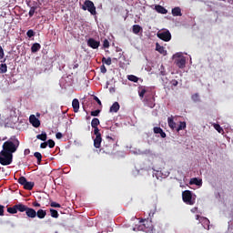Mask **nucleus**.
Segmentation results:
<instances>
[{
    "instance_id": "8",
    "label": "nucleus",
    "mask_w": 233,
    "mask_h": 233,
    "mask_svg": "<svg viewBox=\"0 0 233 233\" xmlns=\"http://www.w3.org/2000/svg\"><path fill=\"white\" fill-rule=\"evenodd\" d=\"M144 101L149 108H154V106H156V98L154 97V95L146 96Z\"/></svg>"
},
{
    "instance_id": "11",
    "label": "nucleus",
    "mask_w": 233,
    "mask_h": 233,
    "mask_svg": "<svg viewBox=\"0 0 233 233\" xmlns=\"http://www.w3.org/2000/svg\"><path fill=\"white\" fill-rule=\"evenodd\" d=\"M25 215L31 219H34V218H37V212L35 211V209L28 207L27 209H25Z\"/></svg>"
},
{
    "instance_id": "12",
    "label": "nucleus",
    "mask_w": 233,
    "mask_h": 233,
    "mask_svg": "<svg viewBox=\"0 0 233 233\" xmlns=\"http://www.w3.org/2000/svg\"><path fill=\"white\" fill-rule=\"evenodd\" d=\"M103 142V138L101 137V135L96 136L94 139V147L95 148H101V143Z\"/></svg>"
},
{
    "instance_id": "31",
    "label": "nucleus",
    "mask_w": 233,
    "mask_h": 233,
    "mask_svg": "<svg viewBox=\"0 0 233 233\" xmlns=\"http://www.w3.org/2000/svg\"><path fill=\"white\" fill-rule=\"evenodd\" d=\"M102 63H104L105 65H107V66H110V65H112V58L110 57H103L102 58Z\"/></svg>"
},
{
    "instance_id": "49",
    "label": "nucleus",
    "mask_w": 233,
    "mask_h": 233,
    "mask_svg": "<svg viewBox=\"0 0 233 233\" xmlns=\"http://www.w3.org/2000/svg\"><path fill=\"white\" fill-rule=\"evenodd\" d=\"M171 85H172V86H177V85H179V82H177V80H176V79H173V80H171Z\"/></svg>"
},
{
    "instance_id": "56",
    "label": "nucleus",
    "mask_w": 233,
    "mask_h": 233,
    "mask_svg": "<svg viewBox=\"0 0 233 233\" xmlns=\"http://www.w3.org/2000/svg\"><path fill=\"white\" fill-rule=\"evenodd\" d=\"M25 2H26L27 6H31L30 5V0H25Z\"/></svg>"
},
{
    "instance_id": "35",
    "label": "nucleus",
    "mask_w": 233,
    "mask_h": 233,
    "mask_svg": "<svg viewBox=\"0 0 233 233\" xmlns=\"http://www.w3.org/2000/svg\"><path fill=\"white\" fill-rule=\"evenodd\" d=\"M7 212L9 214H17V208H15V205L11 208H7Z\"/></svg>"
},
{
    "instance_id": "15",
    "label": "nucleus",
    "mask_w": 233,
    "mask_h": 233,
    "mask_svg": "<svg viewBox=\"0 0 233 233\" xmlns=\"http://www.w3.org/2000/svg\"><path fill=\"white\" fill-rule=\"evenodd\" d=\"M153 132L154 134H160V137H167V133H165L161 127H155Z\"/></svg>"
},
{
    "instance_id": "47",
    "label": "nucleus",
    "mask_w": 233,
    "mask_h": 233,
    "mask_svg": "<svg viewBox=\"0 0 233 233\" xmlns=\"http://www.w3.org/2000/svg\"><path fill=\"white\" fill-rule=\"evenodd\" d=\"M5 57V51L3 50V47L0 46V59H3Z\"/></svg>"
},
{
    "instance_id": "48",
    "label": "nucleus",
    "mask_w": 233,
    "mask_h": 233,
    "mask_svg": "<svg viewBox=\"0 0 233 233\" xmlns=\"http://www.w3.org/2000/svg\"><path fill=\"white\" fill-rule=\"evenodd\" d=\"M100 70L102 74H106V67L105 66V65H102L100 66Z\"/></svg>"
},
{
    "instance_id": "21",
    "label": "nucleus",
    "mask_w": 233,
    "mask_h": 233,
    "mask_svg": "<svg viewBox=\"0 0 233 233\" xmlns=\"http://www.w3.org/2000/svg\"><path fill=\"white\" fill-rule=\"evenodd\" d=\"M27 208V206L21 203L15 205L16 211L18 212H26Z\"/></svg>"
},
{
    "instance_id": "42",
    "label": "nucleus",
    "mask_w": 233,
    "mask_h": 233,
    "mask_svg": "<svg viewBox=\"0 0 233 233\" xmlns=\"http://www.w3.org/2000/svg\"><path fill=\"white\" fill-rule=\"evenodd\" d=\"M138 230H142L143 232H147V226H146V224L145 223L144 224H140L138 226Z\"/></svg>"
},
{
    "instance_id": "9",
    "label": "nucleus",
    "mask_w": 233,
    "mask_h": 233,
    "mask_svg": "<svg viewBox=\"0 0 233 233\" xmlns=\"http://www.w3.org/2000/svg\"><path fill=\"white\" fill-rule=\"evenodd\" d=\"M29 123H31L35 128H39L41 127V121L39 118L35 117V115H31L29 116Z\"/></svg>"
},
{
    "instance_id": "27",
    "label": "nucleus",
    "mask_w": 233,
    "mask_h": 233,
    "mask_svg": "<svg viewBox=\"0 0 233 233\" xmlns=\"http://www.w3.org/2000/svg\"><path fill=\"white\" fill-rule=\"evenodd\" d=\"M100 122H99V118H93L91 121V127L92 128H96V127H99Z\"/></svg>"
},
{
    "instance_id": "30",
    "label": "nucleus",
    "mask_w": 233,
    "mask_h": 233,
    "mask_svg": "<svg viewBox=\"0 0 233 233\" xmlns=\"http://www.w3.org/2000/svg\"><path fill=\"white\" fill-rule=\"evenodd\" d=\"M8 72V66L6 64L0 65V74H6Z\"/></svg>"
},
{
    "instance_id": "24",
    "label": "nucleus",
    "mask_w": 233,
    "mask_h": 233,
    "mask_svg": "<svg viewBox=\"0 0 233 233\" xmlns=\"http://www.w3.org/2000/svg\"><path fill=\"white\" fill-rule=\"evenodd\" d=\"M119 108H120L119 103L115 102L110 107V112H115V113L119 112Z\"/></svg>"
},
{
    "instance_id": "23",
    "label": "nucleus",
    "mask_w": 233,
    "mask_h": 233,
    "mask_svg": "<svg viewBox=\"0 0 233 233\" xmlns=\"http://www.w3.org/2000/svg\"><path fill=\"white\" fill-rule=\"evenodd\" d=\"M36 217H38L39 219H45V218H46V210L38 209Z\"/></svg>"
},
{
    "instance_id": "22",
    "label": "nucleus",
    "mask_w": 233,
    "mask_h": 233,
    "mask_svg": "<svg viewBox=\"0 0 233 233\" xmlns=\"http://www.w3.org/2000/svg\"><path fill=\"white\" fill-rule=\"evenodd\" d=\"M39 50H41V44L39 43L33 44V46H31V52L33 54H35V52H39Z\"/></svg>"
},
{
    "instance_id": "29",
    "label": "nucleus",
    "mask_w": 233,
    "mask_h": 233,
    "mask_svg": "<svg viewBox=\"0 0 233 233\" xmlns=\"http://www.w3.org/2000/svg\"><path fill=\"white\" fill-rule=\"evenodd\" d=\"M34 156L36 157L38 165H41V161H43V155L39 152H35Z\"/></svg>"
},
{
    "instance_id": "46",
    "label": "nucleus",
    "mask_w": 233,
    "mask_h": 233,
    "mask_svg": "<svg viewBox=\"0 0 233 233\" xmlns=\"http://www.w3.org/2000/svg\"><path fill=\"white\" fill-rule=\"evenodd\" d=\"M145 94H147V89H142L139 92V97H145Z\"/></svg>"
},
{
    "instance_id": "25",
    "label": "nucleus",
    "mask_w": 233,
    "mask_h": 233,
    "mask_svg": "<svg viewBox=\"0 0 233 233\" xmlns=\"http://www.w3.org/2000/svg\"><path fill=\"white\" fill-rule=\"evenodd\" d=\"M143 30V27H141V25H134L133 27H132V31H133V34H139V32H141Z\"/></svg>"
},
{
    "instance_id": "37",
    "label": "nucleus",
    "mask_w": 233,
    "mask_h": 233,
    "mask_svg": "<svg viewBox=\"0 0 233 233\" xmlns=\"http://www.w3.org/2000/svg\"><path fill=\"white\" fill-rule=\"evenodd\" d=\"M35 10H37V7L31 6V8L29 10V17H34V14H35Z\"/></svg>"
},
{
    "instance_id": "16",
    "label": "nucleus",
    "mask_w": 233,
    "mask_h": 233,
    "mask_svg": "<svg viewBox=\"0 0 233 233\" xmlns=\"http://www.w3.org/2000/svg\"><path fill=\"white\" fill-rule=\"evenodd\" d=\"M155 10L158 14H168V10H167V8H165L163 5H156Z\"/></svg>"
},
{
    "instance_id": "13",
    "label": "nucleus",
    "mask_w": 233,
    "mask_h": 233,
    "mask_svg": "<svg viewBox=\"0 0 233 233\" xmlns=\"http://www.w3.org/2000/svg\"><path fill=\"white\" fill-rule=\"evenodd\" d=\"M167 125L172 130H176L177 128V124L174 122V116L167 117Z\"/></svg>"
},
{
    "instance_id": "59",
    "label": "nucleus",
    "mask_w": 233,
    "mask_h": 233,
    "mask_svg": "<svg viewBox=\"0 0 233 233\" xmlns=\"http://www.w3.org/2000/svg\"><path fill=\"white\" fill-rule=\"evenodd\" d=\"M147 220H143V223H145Z\"/></svg>"
},
{
    "instance_id": "14",
    "label": "nucleus",
    "mask_w": 233,
    "mask_h": 233,
    "mask_svg": "<svg viewBox=\"0 0 233 233\" xmlns=\"http://www.w3.org/2000/svg\"><path fill=\"white\" fill-rule=\"evenodd\" d=\"M171 14L174 17H181V15H183L181 13V7H174L171 11Z\"/></svg>"
},
{
    "instance_id": "44",
    "label": "nucleus",
    "mask_w": 233,
    "mask_h": 233,
    "mask_svg": "<svg viewBox=\"0 0 233 233\" xmlns=\"http://www.w3.org/2000/svg\"><path fill=\"white\" fill-rule=\"evenodd\" d=\"M94 101L97 102V105H99V106H102V103L101 100L99 99V97H97L96 96H94L93 97Z\"/></svg>"
},
{
    "instance_id": "20",
    "label": "nucleus",
    "mask_w": 233,
    "mask_h": 233,
    "mask_svg": "<svg viewBox=\"0 0 233 233\" xmlns=\"http://www.w3.org/2000/svg\"><path fill=\"white\" fill-rule=\"evenodd\" d=\"M72 106L75 113L79 112V100L77 98L73 99Z\"/></svg>"
},
{
    "instance_id": "53",
    "label": "nucleus",
    "mask_w": 233,
    "mask_h": 233,
    "mask_svg": "<svg viewBox=\"0 0 233 233\" xmlns=\"http://www.w3.org/2000/svg\"><path fill=\"white\" fill-rule=\"evenodd\" d=\"M33 207H41V204H39L37 201L33 202Z\"/></svg>"
},
{
    "instance_id": "6",
    "label": "nucleus",
    "mask_w": 233,
    "mask_h": 233,
    "mask_svg": "<svg viewBox=\"0 0 233 233\" xmlns=\"http://www.w3.org/2000/svg\"><path fill=\"white\" fill-rule=\"evenodd\" d=\"M182 199L187 205H194L195 201L192 199V192L186 190L182 193Z\"/></svg>"
},
{
    "instance_id": "32",
    "label": "nucleus",
    "mask_w": 233,
    "mask_h": 233,
    "mask_svg": "<svg viewBox=\"0 0 233 233\" xmlns=\"http://www.w3.org/2000/svg\"><path fill=\"white\" fill-rule=\"evenodd\" d=\"M128 81H132L133 83H137L139 81V78L134 75H129L127 76Z\"/></svg>"
},
{
    "instance_id": "38",
    "label": "nucleus",
    "mask_w": 233,
    "mask_h": 233,
    "mask_svg": "<svg viewBox=\"0 0 233 233\" xmlns=\"http://www.w3.org/2000/svg\"><path fill=\"white\" fill-rule=\"evenodd\" d=\"M47 147H49V148H54V147H56V142L52 139L47 140Z\"/></svg>"
},
{
    "instance_id": "58",
    "label": "nucleus",
    "mask_w": 233,
    "mask_h": 233,
    "mask_svg": "<svg viewBox=\"0 0 233 233\" xmlns=\"http://www.w3.org/2000/svg\"><path fill=\"white\" fill-rule=\"evenodd\" d=\"M197 219H199V215H197Z\"/></svg>"
},
{
    "instance_id": "51",
    "label": "nucleus",
    "mask_w": 233,
    "mask_h": 233,
    "mask_svg": "<svg viewBox=\"0 0 233 233\" xmlns=\"http://www.w3.org/2000/svg\"><path fill=\"white\" fill-rule=\"evenodd\" d=\"M56 139H62L63 138V133H61V132L56 133Z\"/></svg>"
},
{
    "instance_id": "33",
    "label": "nucleus",
    "mask_w": 233,
    "mask_h": 233,
    "mask_svg": "<svg viewBox=\"0 0 233 233\" xmlns=\"http://www.w3.org/2000/svg\"><path fill=\"white\" fill-rule=\"evenodd\" d=\"M191 98L194 103H199V101H201V99L199 98V94L198 93L192 95Z\"/></svg>"
},
{
    "instance_id": "50",
    "label": "nucleus",
    "mask_w": 233,
    "mask_h": 233,
    "mask_svg": "<svg viewBox=\"0 0 233 233\" xmlns=\"http://www.w3.org/2000/svg\"><path fill=\"white\" fill-rule=\"evenodd\" d=\"M0 216H5V206L0 205Z\"/></svg>"
},
{
    "instance_id": "60",
    "label": "nucleus",
    "mask_w": 233,
    "mask_h": 233,
    "mask_svg": "<svg viewBox=\"0 0 233 233\" xmlns=\"http://www.w3.org/2000/svg\"><path fill=\"white\" fill-rule=\"evenodd\" d=\"M0 118H1V115H0Z\"/></svg>"
},
{
    "instance_id": "7",
    "label": "nucleus",
    "mask_w": 233,
    "mask_h": 233,
    "mask_svg": "<svg viewBox=\"0 0 233 233\" xmlns=\"http://www.w3.org/2000/svg\"><path fill=\"white\" fill-rule=\"evenodd\" d=\"M157 36L158 39H161L162 41H165L166 43H168L170 39H172V35L170 34V31H163L157 34Z\"/></svg>"
},
{
    "instance_id": "26",
    "label": "nucleus",
    "mask_w": 233,
    "mask_h": 233,
    "mask_svg": "<svg viewBox=\"0 0 233 233\" xmlns=\"http://www.w3.org/2000/svg\"><path fill=\"white\" fill-rule=\"evenodd\" d=\"M185 128H187V122H179V125L176 128V131L180 132V130H185Z\"/></svg>"
},
{
    "instance_id": "1",
    "label": "nucleus",
    "mask_w": 233,
    "mask_h": 233,
    "mask_svg": "<svg viewBox=\"0 0 233 233\" xmlns=\"http://www.w3.org/2000/svg\"><path fill=\"white\" fill-rule=\"evenodd\" d=\"M2 148L4 152L15 154V152H17V148H19V139L15 138V137H11L3 144Z\"/></svg>"
},
{
    "instance_id": "52",
    "label": "nucleus",
    "mask_w": 233,
    "mask_h": 233,
    "mask_svg": "<svg viewBox=\"0 0 233 233\" xmlns=\"http://www.w3.org/2000/svg\"><path fill=\"white\" fill-rule=\"evenodd\" d=\"M48 147V143L47 142H44L40 144V148H46Z\"/></svg>"
},
{
    "instance_id": "43",
    "label": "nucleus",
    "mask_w": 233,
    "mask_h": 233,
    "mask_svg": "<svg viewBox=\"0 0 233 233\" xmlns=\"http://www.w3.org/2000/svg\"><path fill=\"white\" fill-rule=\"evenodd\" d=\"M104 48H108L110 46V42L107 39H105L103 42Z\"/></svg>"
},
{
    "instance_id": "3",
    "label": "nucleus",
    "mask_w": 233,
    "mask_h": 233,
    "mask_svg": "<svg viewBox=\"0 0 233 233\" xmlns=\"http://www.w3.org/2000/svg\"><path fill=\"white\" fill-rule=\"evenodd\" d=\"M14 159V155L12 153H8L6 151L0 152V163L6 167L8 165H12V161Z\"/></svg>"
},
{
    "instance_id": "4",
    "label": "nucleus",
    "mask_w": 233,
    "mask_h": 233,
    "mask_svg": "<svg viewBox=\"0 0 233 233\" xmlns=\"http://www.w3.org/2000/svg\"><path fill=\"white\" fill-rule=\"evenodd\" d=\"M82 10H88L91 15H96L97 12L96 11V5H94V2L90 0H86L84 2V5L82 6Z\"/></svg>"
},
{
    "instance_id": "34",
    "label": "nucleus",
    "mask_w": 233,
    "mask_h": 233,
    "mask_svg": "<svg viewBox=\"0 0 233 233\" xmlns=\"http://www.w3.org/2000/svg\"><path fill=\"white\" fill-rule=\"evenodd\" d=\"M213 127H214L215 130H217V132H218V134H223V127H221V126H219V124H213Z\"/></svg>"
},
{
    "instance_id": "57",
    "label": "nucleus",
    "mask_w": 233,
    "mask_h": 233,
    "mask_svg": "<svg viewBox=\"0 0 233 233\" xmlns=\"http://www.w3.org/2000/svg\"><path fill=\"white\" fill-rule=\"evenodd\" d=\"M154 216V213L150 212L149 213V218H152Z\"/></svg>"
},
{
    "instance_id": "5",
    "label": "nucleus",
    "mask_w": 233,
    "mask_h": 233,
    "mask_svg": "<svg viewBox=\"0 0 233 233\" xmlns=\"http://www.w3.org/2000/svg\"><path fill=\"white\" fill-rule=\"evenodd\" d=\"M18 183L19 185H22V187H24L25 190H32L35 187L34 182L26 181V177H20L18 178Z\"/></svg>"
},
{
    "instance_id": "19",
    "label": "nucleus",
    "mask_w": 233,
    "mask_h": 233,
    "mask_svg": "<svg viewBox=\"0 0 233 233\" xmlns=\"http://www.w3.org/2000/svg\"><path fill=\"white\" fill-rule=\"evenodd\" d=\"M189 185H197V187H201V185H203V181L198 177H193L190 179Z\"/></svg>"
},
{
    "instance_id": "17",
    "label": "nucleus",
    "mask_w": 233,
    "mask_h": 233,
    "mask_svg": "<svg viewBox=\"0 0 233 233\" xmlns=\"http://www.w3.org/2000/svg\"><path fill=\"white\" fill-rule=\"evenodd\" d=\"M156 50L157 52H159L162 56H167V50H165V47L159 45V43H156Z\"/></svg>"
},
{
    "instance_id": "45",
    "label": "nucleus",
    "mask_w": 233,
    "mask_h": 233,
    "mask_svg": "<svg viewBox=\"0 0 233 233\" xmlns=\"http://www.w3.org/2000/svg\"><path fill=\"white\" fill-rule=\"evenodd\" d=\"M94 128V134L96 136H101L100 132H99V127H93Z\"/></svg>"
},
{
    "instance_id": "55",
    "label": "nucleus",
    "mask_w": 233,
    "mask_h": 233,
    "mask_svg": "<svg viewBox=\"0 0 233 233\" xmlns=\"http://www.w3.org/2000/svg\"><path fill=\"white\" fill-rule=\"evenodd\" d=\"M24 154L25 156H28V154H30V149H25Z\"/></svg>"
},
{
    "instance_id": "18",
    "label": "nucleus",
    "mask_w": 233,
    "mask_h": 233,
    "mask_svg": "<svg viewBox=\"0 0 233 233\" xmlns=\"http://www.w3.org/2000/svg\"><path fill=\"white\" fill-rule=\"evenodd\" d=\"M176 65L178 66V68H185V66L187 65V60L185 58H179L176 60Z\"/></svg>"
},
{
    "instance_id": "36",
    "label": "nucleus",
    "mask_w": 233,
    "mask_h": 233,
    "mask_svg": "<svg viewBox=\"0 0 233 233\" xmlns=\"http://www.w3.org/2000/svg\"><path fill=\"white\" fill-rule=\"evenodd\" d=\"M50 214H51L52 218H59V213L56 209L51 208L50 209Z\"/></svg>"
},
{
    "instance_id": "39",
    "label": "nucleus",
    "mask_w": 233,
    "mask_h": 233,
    "mask_svg": "<svg viewBox=\"0 0 233 233\" xmlns=\"http://www.w3.org/2000/svg\"><path fill=\"white\" fill-rule=\"evenodd\" d=\"M99 114H101V110H99V109H96L95 111H91V116L93 117H97V116H99Z\"/></svg>"
},
{
    "instance_id": "28",
    "label": "nucleus",
    "mask_w": 233,
    "mask_h": 233,
    "mask_svg": "<svg viewBox=\"0 0 233 233\" xmlns=\"http://www.w3.org/2000/svg\"><path fill=\"white\" fill-rule=\"evenodd\" d=\"M47 137H48L46 132L36 136V139H40V141H46Z\"/></svg>"
},
{
    "instance_id": "40",
    "label": "nucleus",
    "mask_w": 233,
    "mask_h": 233,
    "mask_svg": "<svg viewBox=\"0 0 233 233\" xmlns=\"http://www.w3.org/2000/svg\"><path fill=\"white\" fill-rule=\"evenodd\" d=\"M26 35L27 37H34V35H35V32H34V30L32 29H29L27 32H26Z\"/></svg>"
},
{
    "instance_id": "41",
    "label": "nucleus",
    "mask_w": 233,
    "mask_h": 233,
    "mask_svg": "<svg viewBox=\"0 0 233 233\" xmlns=\"http://www.w3.org/2000/svg\"><path fill=\"white\" fill-rule=\"evenodd\" d=\"M50 207H53L54 208H61V204L57 202H51Z\"/></svg>"
},
{
    "instance_id": "10",
    "label": "nucleus",
    "mask_w": 233,
    "mask_h": 233,
    "mask_svg": "<svg viewBox=\"0 0 233 233\" xmlns=\"http://www.w3.org/2000/svg\"><path fill=\"white\" fill-rule=\"evenodd\" d=\"M99 41L94 39V38H89L87 40V46H90V48H93L94 50H96V48H99Z\"/></svg>"
},
{
    "instance_id": "54",
    "label": "nucleus",
    "mask_w": 233,
    "mask_h": 233,
    "mask_svg": "<svg viewBox=\"0 0 233 233\" xmlns=\"http://www.w3.org/2000/svg\"><path fill=\"white\" fill-rule=\"evenodd\" d=\"M73 70H76V68H79V64H75L72 66Z\"/></svg>"
},
{
    "instance_id": "2",
    "label": "nucleus",
    "mask_w": 233,
    "mask_h": 233,
    "mask_svg": "<svg viewBox=\"0 0 233 233\" xmlns=\"http://www.w3.org/2000/svg\"><path fill=\"white\" fill-rule=\"evenodd\" d=\"M115 143H116V138H113L110 136H106V139L103 142L101 150H103V152H105L106 154L110 153Z\"/></svg>"
}]
</instances>
